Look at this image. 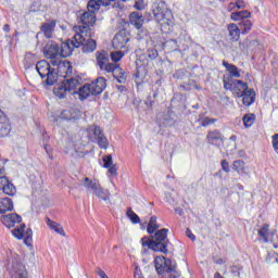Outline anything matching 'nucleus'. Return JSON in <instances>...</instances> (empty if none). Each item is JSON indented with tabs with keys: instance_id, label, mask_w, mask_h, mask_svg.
Returning <instances> with one entry per match:
<instances>
[{
	"instance_id": "obj_56",
	"label": "nucleus",
	"mask_w": 278,
	"mask_h": 278,
	"mask_svg": "<svg viewBox=\"0 0 278 278\" xmlns=\"http://www.w3.org/2000/svg\"><path fill=\"white\" fill-rule=\"evenodd\" d=\"M226 262H227V261H226L225 258H215V260H214V263H215V264H219V265H220V264H225Z\"/></svg>"
},
{
	"instance_id": "obj_49",
	"label": "nucleus",
	"mask_w": 278,
	"mask_h": 278,
	"mask_svg": "<svg viewBox=\"0 0 278 278\" xmlns=\"http://www.w3.org/2000/svg\"><path fill=\"white\" fill-rule=\"evenodd\" d=\"M68 114H71V111H63L61 113V116H62V118H65V121H71V118H73V117L68 116Z\"/></svg>"
},
{
	"instance_id": "obj_5",
	"label": "nucleus",
	"mask_w": 278,
	"mask_h": 278,
	"mask_svg": "<svg viewBox=\"0 0 278 278\" xmlns=\"http://www.w3.org/2000/svg\"><path fill=\"white\" fill-rule=\"evenodd\" d=\"M152 12L155 21L160 23L161 27L173 23V11L168 9V5L164 0H156L152 5Z\"/></svg>"
},
{
	"instance_id": "obj_51",
	"label": "nucleus",
	"mask_w": 278,
	"mask_h": 278,
	"mask_svg": "<svg viewBox=\"0 0 278 278\" xmlns=\"http://www.w3.org/2000/svg\"><path fill=\"white\" fill-rule=\"evenodd\" d=\"M236 8H238V10H242V8H244V0H237Z\"/></svg>"
},
{
	"instance_id": "obj_50",
	"label": "nucleus",
	"mask_w": 278,
	"mask_h": 278,
	"mask_svg": "<svg viewBox=\"0 0 278 278\" xmlns=\"http://www.w3.org/2000/svg\"><path fill=\"white\" fill-rule=\"evenodd\" d=\"M186 233H187V238H190V240H192L193 242L194 240H197V236H194V233H192L190 229H187Z\"/></svg>"
},
{
	"instance_id": "obj_15",
	"label": "nucleus",
	"mask_w": 278,
	"mask_h": 278,
	"mask_svg": "<svg viewBox=\"0 0 278 278\" xmlns=\"http://www.w3.org/2000/svg\"><path fill=\"white\" fill-rule=\"evenodd\" d=\"M89 86L91 88L92 96L97 97V94H101V92L105 90L108 84L105 83V78L99 77L98 79L89 84Z\"/></svg>"
},
{
	"instance_id": "obj_30",
	"label": "nucleus",
	"mask_w": 278,
	"mask_h": 278,
	"mask_svg": "<svg viewBox=\"0 0 278 278\" xmlns=\"http://www.w3.org/2000/svg\"><path fill=\"white\" fill-rule=\"evenodd\" d=\"M218 140H223V134H220V130H210L206 135V142L208 144H216Z\"/></svg>"
},
{
	"instance_id": "obj_24",
	"label": "nucleus",
	"mask_w": 278,
	"mask_h": 278,
	"mask_svg": "<svg viewBox=\"0 0 278 278\" xmlns=\"http://www.w3.org/2000/svg\"><path fill=\"white\" fill-rule=\"evenodd\" d=\"M227 30L231 42H238L240 40V27L237 24H228Z\"/></svg>"
},
{
	"instance_id": "obj_21",
	"label": "nucleus",
	"mask_w": 278,
	"mask_h": 278,
	"mask_svg": "<svg viewBox=\"0 0 278 278\" xmlns=\"http://www.w3.org/2000/svg\"><path fill=\"white\" fill-rule=\"evenodd\" d=\"M129 18L130 25H134L136 29H142V26L144 25V16H142V14H140L139 12H132Z\"/></svg>"
},
{
	"instance_id": "obj_39",
	"label": "nucleus",
	"mask_w": 278,
	"mask_h": 278,
	"mask_svg": "<svg viewBox=\"0 0 278 278\" xmlns=\"http://www.w3.org/2000/svg\"><path fill=\"white\" fill-rule=\"evenodd\" d=\"M34 62H35V56L31 53H27L24 58V66L25 68H30L31 66H34Z\"/></svg>"
},
{
	"instance_id": "obj_18",
	"label": "nucleus",
	"mask_w": 278,
	"mask_h": 278,
	"mask_svg": "<svg viewBox=\"0 0 278 278\" xmlns=\"http://www.w3.org/2000/svg\"><path fill=\"white\" fill-rule=\"evenodd\" d=\"M56 25H58V22H55V20L41 24L40 29L43 33L45 38H48V39L53 38V34L55 31Z\"/></svg>"
},
{
	"instance_id": "obj_37",
	"label": "nucleus",
	"mask_w": 278,
	"mask_h": 278,
	"mask_svg": "<svg viewBox=\"0 0 278 278\" xmlns=\"http://www.w3.org/2000/svg\"><path fill=\"white\" fill-rule=\"evenodd\" d=\"M244 161L242 160H237V161H233L232 163V170H236V173H242L244 174Z\"/></svg>"
},
{
	"instance_id": "obj_47",
	"label": "nucleus",
	"mask_w": 278,
	"mask_h": 278,
	"mask_svg": "<svg viewBox=\"0 0 278 278\" xmlns=\"http://www.w3.org/2000/svg\"><path fill=\"white\" fill-rule=\"evenodd\" d=\"M222 169L224 173H229V162L227 160L222 161Z\"/></svg>"
},
{
	"instance_id": "obj_12",
	"label": "nucleus",
	"mask_w": 278,
	"mask_h": 278,
	"mask_svg": "<svg viewBox=\"0 0 278 278\" xmlns=\"http://www.w3.org/2000/svg\"><path fill=\"white\" fill-rule=\"evenodd\" d=\"M10 131H12V124H10V119L0 109V138L10 136Z\"/></svg>"
},
{
	"instance_id": "obj_2",
	"label": "nucleus",
	"mask_w": 278,
	"mask_h": 278,
	"mask_svg": "<svg viewBox=\"0 0 278 278\" xmlns=\"http://www.w3.org/2000/svg\"><path fill=\"white\" fill-rule=\"evenodd\" d=\"M170 241L168 240V229L162 228L156 231L152 239H148L143 237L141 239L142 247H148L151 251H155L159 253H168V244Z\"/></svg>"
},
{
	"instance_id": "obj_20",
	"label": "nucleus",
	"mask_w": 278,
	"mask_h": 278,
	"mask_svg": "<svg viewBox=\"0 0 278 278\" xmlns=\"http://www.w3.org/2000/svg\"><path fill=\"white\" fill-rule=\"evenodd\" d=\"M81 184L84 188H86V190H88L89 192H92V194H94V191L101 186V182H99V180L90 179L89 177H85L81 180Z\"/></svg>"
},
{
	"instance_id": "obj_10",
	"label": "nucleus",
	"mask_w": 278,
	"mask_h": 278,
	"mask_svg": "<svg viewBox=\"0 0 278 278\" xmlns=\"http://www.w3.org/2000/svg\"><path fill=\"white\" fill-rule=\"evenodd\" d=\"M12 235L17 240H24V244L27 247H31V236H34V232L31 231V228H27L25 224H22L20 227L14 228L12 230Z\"/></svg>"
},
{
	"instance_id": "obj_6",
	"label": "nucleus",
	"mask_w": 278,
	"mask_h": 278,
	"mask_svg": "<svg viewBox=\"0 0 278 278\" xmlns=\"http://www.w3.org/2000/svg\"><path fill=\"white\" fill-rule=\"evenodd\" d=\"M36 71L41 77V79H46V84L48 86H53L55 81H58V72L55 68L51 67V64H49L47 61L42 60L37 62L36 64Z\"/></svg>"
},
{
	"instance_id": "obj_23",
	"label": "nucleus",
	"mask_w": 278,
	"mask_h": 278,
	"mask_svg": "<svg viewBox=\"0 0 278 278\" xmlns=\"http://www.w3.org/2000/svg\"><path fill=\"white\" fill-rule=\"evenodd\" d=\"M242 103L247 108L253 105L255 103V90L253 88L248 89L242 96Z\"/></svg>"
},
{
	"instance_id": "obj_61",
	"label": "nucleus",
	"mask_w": 278,
	"mask_h": 278,
	"mask_svg": "<svg viewBox=\"0 0 278 278\" xmlns=\"http://www.w3.org/2000/svg\"><path fill=\"white\" fill-rule=\"evenodd\" d=\"M143 35L147 36V30H144Z\"/></svg>"
},
{
	"instance_id": "obj_40",
	"label": "nucleus",
	"mask_w": 278,
	"mask_h": 278,
	"mask_svg": "<svg viewBox=\"0 0 278 278\" xmlns=\"http://www.w3.org/2000/svg\"><path fill=\"white\" fill-rule=\"evenodd\" d=\"M126 216H128V218L131 220V223H134V225H138V223H140V217L138 216V214L131 211V208H128Z\"/></svg>"
},
{
	"instance_id": "obj_29",
	"label": "nucleus",
	"mask_w": 278,
	"mask_h": 278,
	"mask_svg": "<svg viewBox=\"0 0 278 278\" xmlns=\"http://www.w3.org/2000/svg\"><path fill=\"white\" fill-rule=\"evenodd\" d=\"M74 94H78V99H80V101H84L88 99L90 94H92V89L90 85H84L77 91H74Z\"/></svg>"
},
{
	"instance_id": "obj_52",
	"label": "nucleus",
	"mask_w": 278,
	"mask_h": 278,
	"mask_svg": "<svg viewBox=\"0 0 278 278\" xmlns=\"http://www.w3.org/2000/svg\"><path fill=\"white\" fill-rule=\"evenodd\" d=\"M239 47L242 51H244L247 47H249V39H245L242 43H239Z\"/></svg>"
},
{
	"instance_id": "obj_35",
	"label": "nucleus",
	"mask_w": 278,
	"mask_h": 278,
	"mask_svg": "<svg viewBox=\"0 0 278 278\" xmlns=\"http://www.w3.org/2000/svg\"><path fill=\"white\" fill-rule=\"evenodd\" d=\"M159 224H157V217L156 216H151L148 227H147V231L148 233H155V231H157L159 228Z\"/></svg>"
},
{
	"instance_id": "obj_3",
	"label": "nucleus",
	"mask_w": 278,
	"mask_h": 278,
	"mask_svg": "<svg viewBox=\"0 0 278 278\" xmlns=\"http://www.w3.org/2000/svg\"><path fill=\"white\" fill-rule=\"evenodd\" d=\"M156 273L162 278H180L181 273L177 270V263L164 256H156L154 260Z\"/></svg>"
},
{
	"instance_id": "obj_45",
	"label": "nucleus",
	"mask_w": 278,
	"mask_h": 278,
	"mask_svg": "<svg viewBox=\"0 0 278 278\" xmlns=\"http://www.w3.org/2000/svg\"><path fill=\"white\" fill-rule=\"evenodd\" d=\"M271 142H273V148L274 150L278 153V134H275L273 137H271Z\"/></svg>"
},
{
	"instance_id": "obj_32",
	"label": "nucleus",
	"mask_w": 278,
	"mask_h": 278,
	"mask_svg": "<svg viewBox=\"0 0 278 278\" xmlns=\"http://www.w3.org/2000/svg\"><path fill=\"white\" fill-rule=\"evenodd\" d=\"M93 195L102 201H110V191L101 187V185L93 191Z\"/></svg>"
},
{
	"instance_id": "obj_31",
	"label": "nucleus",
	"mask_w": 278,
	"mask_h": 278,
	"mask_svg": "<svg viewBox=\"0 0 278 278\" xmlns=\"http://www.w3.org/2000/svg\"><path fill=\"white\" fill-rule=\"evenodd\" d=\"M250 17H251V12H249L248 10L232 12L230 15L231 21H244V20H249Z\"/></svg>"
},
{
	"instance_id": "obj_60",
	"label": "nucleus",
	"mask_w": 278,
	"mask_h": 278,
	"mask_svg": "<svg viewBox=\"0 0 278 278\" xmlns=\"http://www.w3.org/2000/svg\"><path fill=\"white\" fill-rule=\"evenodd\" d=\"M13 36H18V30H15Z\"/></svg>"
},
{
	"instance_id": "obj_22",
	"label": "nucleus",
	"mask_w": 278,
	"mask_h": 278,
	"mask_svg": "<svg viewBox=\"0 0 278 278\" xmlns=\"http://www.w3.org/2000/svg\"><path fill=\"white\" fill-rule=\"evenodd\" d=\"M63 86L65 87L67 92H73V94H75V92H77V90L75 89L81 86V81L79 80V78H71V79L64 80Z\"/></svg>"
},
{
	"instance_id": "obj_28",
	"label": "nucleus",
	"mask_w": 278,
	"mask_h": 278,
	"mask_svg": "<svg viewBox=\"0 0 278 278\" xmlns=\"http://www.w3.org/2000/svg\"><path fill=\"white\" fill-rule=\"evenodd\" d=\"M46 224L48 225L49 229H52V231H55V233H59V236H66L64 228L62 225L58 224V222L51 220V218L47 217Z\"/></svg>"
},
{
	"instance_id": "obj_27",
	"label": "nucleus",
	"mask_w": 278,
	"mask_h": 278,
	"mask_svg": "<svg viewBox=\"0 0 278 278\" xmlns=\"http://www.w3.org/2000/svg\"><path fill=\"white\" fill-rule=\"evenodd\" d=\"M12 210H14V202H12V199H0V214H5V212H12Z\"/></svg>"
},
{
	"instance_id": "obj_17",
	"label": "nucleus",
	"mask_w": 278,
	"mask_h": 278,
	"mask_svg": "<svg viewBox=\"0 0 278 278\" xmlns=\"http://www.w3.org/2000/svg\"><path fill=\"white\" fill-rule=\"evenodd\" d=\"M0 190L4 194H8V197H14L16 194V187L8 178H0Z\"/></svg>"
},
{
	"instance_id": "obj_14",
	"label": "nucleus",
	"mask_w": 278,
	"mask_h": 278,
	"mask_svg": "<svg viewBox=\"0 0 278 278\" xmlns=\"http://www.w3.org/2000/svg\"><path fill=\"white\" fill-rule=\"evenodd\" d=\"M90 131L93 132L96 139L98 140V146L100 149H108L110 142H108V138L103 135V130L99 126H91Z\"/></svg>"
},
{
	"instance_id": "obj_38",
	"label": "nucleus",
	"mask_w": 278,
	"mask_h": 278,
	"mask_svg": "<svg viewBox=\"0 0 278 278\" xmlns=\"http://www.w3.org/2000/svg\"><path fill=\"white\" fill-rule=\"evenodd\" d=\"M244 127H251L253 123H255V115L254 114H247L242 118Z\"/></svg>"
},
{
	"instance_id": "obj_44",
	"label": "nucleus",
	"mask_w": 278,
	"mask_h": 278,
	"mask_svg": "<svg viewBox=\"0 0 278 278\" xmlns=\"http://www.w3.org/2000/svg\"><path fill=\"white\" fill-rule=\"evenodd\" d=\"M214 123H216V118L205 117L202 122V127H207V125H212Z\"/></svg>"
},
{
	"instance_id": "obj_25",
	"label": "nucleus",
	"mask_w": 278,
	"mask_h": 278,
	"mask_svg": "<svg viewBox=\"0 0 278 278\" xmlns=\"http://www.w3.org/2000/svg\"><path fill=\"white\" fill-rule=\"evenodd\" d=\"M127 42H129V38L123 36L121 33L116 34L113 38V47H115V49H125Z\"/></svg>"
},
{
	"instance_id": "obj_16",
	"label": "nucleus",
	"mask_w": 278,
	"mask_h": 278,
	"mask_svg": "<svg viewBox=\"0 0 278 278\" xmlns=\"http://www.w3.org/2000/svg\"><path fill=\"white\" fill-rule=\"evenodd\" d=\"M80 23L83 26H75V27H92L94 23H97V15L94 13H91L90 11H87L80 15Z\"/></svg>"
},
{
	"instance_id": "obj_42",
	"label": "nucleus",
	"mask_w": 278,
	"mask_h": 278,
	"mask_svg": "<svg viewBox=\"0 0 278 278\" xmlns=\"http://www.w3.org/2000/svg\"><path fill=\"white\" fill-rule=\"evenodd\" d=\"M104 163V168H110L111 166H114V161L112 160V155H105L102 159Z\"/></svg>"
},
{
	"instance_id": "obj_43",
	"label": "nucleus",
	"mask_w": 278,
	"mask_h": 278,
	"mask_svg": "<svg viewBox=\"0 0 278 278\" xmlns=\"http://www.w3.org/2000/svg\"><path fill=\"white\" fill-rule=\"evenodd\" d=\"M159 55H160V53L157 52L156 49H149L148 50V58H149V60H157Z\"/></svg>"
},
{
	"instance_id": "obj_59",
	"label": "nucleus",
	"mask_w": 278,
	"mask_h": 278,
	"mask_svg": "<svg viewBox=\"0 0 278 278\" xmlns=\"http://www.w3.org/2000/svg\"><path fill=\"white\" fill-rule=\"evenodd\" d=\"M214 278H223V276L220 275V273H215Z\"/></svg>"
},
{
	"instance_id": "obj_11",
	"label": "nucleus",
	"mask_w": 278,
	"mask_h": 278,
	"mask_svg": "<svg viewBox=\"0 0 278 278\" xmlns=\"http://www.w3.org/2000/svg\"><path fill=\"white\" fill-rule=\"evenodd\" d=\"M96 60L100 71H105V73H110V71L114 68V63H110V55L105 50L96 52Z\"/></svg>"
},
{
	"instance_id": "obj_34",
	"label": "nucleus",
	"mask_w": 278,
	"mask_h": 278,
	"mask_svg": "<svg viewBox=\"0 0 278 278\" xmlns=\"http://www.w3.org/2000/svg\"><path fill=\"white\" fill-rule=\"evenodd\" d=\"M66 92L68 91L63 83L55 86L53 89V93L55 94V97H58V99H64V97H66Z\"/></svg>"
},
{
	"instance_id": "obj_54",
	"label": "nucleus",
	"mask_w": 278,
	"mask_h": 278,
	"mask_svg": "<svg viewBox=\"0 0 278 278\" xmlns=\"http://www.w3.org/2000/svg\"><path fill=\"white\" fill-rule=\"evenodd\" d=\"M146 105H147L148 108H153V101H152V99H151L150 97L147 99Z\"/></svg>"
},
{
	"instance_id": "obj_19",
	"label": "nucleus",
	"mask_w": 278,
	"mask_h": 278,
	"mask_svg": "<svg viewBox=\"0 0 278 278\" xmlns=\"http://www.w3.org/2000/svg\"><path fill=\"white\" fill-rule=\"evenodd\" d=\"M110 73H112L113 77L117 79L118 84H125V81H127V73H125L121 66L116 65V63L113 64Z\"/></svg>"
},
{
	"instance_id": "obj_46",
	"label": "nucleus",
	"mask_w": 278,
	"mask_h": 278,
	"mask_svg": "<svg viewBox=\"0 0 278 278\" xmlns=\"http://www.w3.org/2000/svg\"><path fill=\"white\" fill-rule=\"evenodd\" d=\"M109 168V173L110 175H112V177H116V175H118V168H116V165H112Z\"/></svg>"
},
{
	"instance_id": "obj_7",
	"label": "nucleus",
	"mask_w": 278,
	"mask_h": 278,
	"mask_svg": "<svg viewBox=\"0 0 278 278\" xmlns=\"http://www.w3.org/2000/svg\"><path fill=\"white\" fill-rule=\"evenodd\" d=\"M224 89L230 90L238 99H242V94L249 90V85L242 80L233 79L231 77L223 78Z\"/></svg>"
},
{
	"instance_id": "obj_26",
	"label": "nucleus",
	"mask_w": 278,
	"mask_h": 278,
	"mask_svg": "<svg viewBox=\"0 0 278 278\" xmlns=\"http://www.w3.org/2000/svg\"><path fill=\"white\" fill-rule=\"evenodd\" d=\"M223 66L226 67V71H228L229 76H224V77H230L231 79L235 78H240V70H238V66L227 62L223 61Z\"/></svg>"
},
{
	"instance_id": "obj_9",
	"label": "nucleus",
	"mask_w": 278,
	"mask_h": 278,
	"mask_svg": "<svg viewBox=\"0 0 278 278\" xmlns=\"http://www.w3.org/2000/svg\"><path fill=\"white\" fill-rule=\"evenodd\" d=\"M121 1L125 3L127 0H90L87 4V10L91 14H94L101 10V5L104 8H108V5H111V8H121Z\"/></svg>"
},
{
	"instance_id": "obj_4",
	"label": "nucleus",
	"mask_w": 278,
	"mask_h": 278,
	"mask_svg": "<svg viewBox=\"0 0 278 278\" xmlns=\"http://www.w3.org/2000/svg\"><path fill=\"white\" fill-rule=\"evenodd\" d=\"M46 58L51 60L52 66H58L60 71L63 73H68V68H71V64L66 62H61L56 58H67L62 55V43L58 45L55 42L48 43L45 49Z\"/></svg>"
},
{
	"instance_id": "obj_8",
	"label": "nucleus",
	"mask_w": 278,
	"mask_h": 278,
	"mask_svg": "<svg viewBox=\"0 0 278 278\" xmlns=\"http://www.w3.org/2000/svg\"><path fill=\"white\" fill-rule=\"evenodd\" d=\"M8 270L11 278H27V268L18 256L13 257L8 264Z\"/></svg>"
},
{
	"instance_id": "obj_1",
	"label": "nucleus",
	"mask_w": 278,
	"mask_h": 278,
	"mask_svg": "<svg viewBox=\"0 0 278 278\" xmlns=\"http://www.w3.org/2000/svg\"><path fill=\"white\" fill-rule=\"evenodd\" d=\"M76 34L72 39L62 42V55L70 58L75 49L83 47V53H93L97 50V40L92 39L94 31L89 27H74Z\"/></svg>"
},
{
	"instance_id": "obj_36",
	"label": "nucleus",
	"mask_w": 278,
	"mask_h": 278,
	"mask_svg": "<svg viewBox=\"0 0 278 278\" xmlns=\"http://www.w3.org/2000/svg\"><path fill=\"white\" fill-rule=\"evenodd\" d=\"M269 229H270V225L265 224L261 227V229H258V236L260 238H262L263 242H268V236H269Z\"/></svg>"
},
{
	"instance_id": "obj_53",
	"label": "nucleus",
	"mask_w": 278,
	"mask_h": 278,
	"mask_svg": "<svg viewBox=\"0 0 278 278\" xmlns=\"http://www.w3.org/2000/svg\"><path fill=\"white\" fill-rule=\"evenodd\" d=\"M97 275H99L100 278H110L108 277V275L105 274V271H103V269L99 268L97 270Z\"/></svg>"
},
{
	"instance_id": "obj_57",
	"label": "nucleus",
	"mask_w": 278,
	"mask_h": 278,
	"mask_svg": "<svg viewBox=\"0 0 278 278\" xmlns=\"http://www.w3.org/2000/svg\"><path fill=\"white\" fill-rule=\"evenodd\" d=\"M3 31H5L7 34L10 33V26H9V24H5V25L3 26Z\"/></svg>"
},
{
	"instance_id": "obj_41",
	"label": "nucleus",
	"mask_w": 278,
	"mask_h": 278,
	"mask_svg": "<svg viewBox=\"0 0 278 278\" xmlns=\"http://www.w3.org/2000/svg\"><path fill=\"white\" fill-rule=\"evenodd\" d=\"M124 55L125 53H123V51H115L111 53V60L112 62H121Z\"/></svg>"
},
{
	"instance_id": "obj_13",
	"label": "nucleus",
	"mask_w": 278,
	"mask_h": 278,
	"mask_svg": "<svg viewBox=\"0 0 278 278\" xmlns=\"http://www.w3.org/2000/svg\"><path fill=\"white\" fill-rule=\"evenodd\" d=\"M1 223L7 226L8 229H12L15 225L23 223V217L16 213H10L1 217Z\"/></svg>"
},
{
	"instance_id": "obj_48",
	"label": "nucleus",
	"mask_w": 278,
	"mask_h": 278,
	"mask_svg": "<svg viewBox=\"0 0 278 278\" xmlns=\"http://www.w3.org/2000/svg\"><path fill=\"white\" fill-rule=\"evenodd\" d=\"M135 278H144V276H142V270H140V267L138 266L135 267Z\"/></svg>"
},
{
	"instance_id": "obj_33",
	"label": "nucleus",
	"mask_w": 278,
	"mask_h": 278,
	"mask_svg": "<svg viewBox=\"0 0 278 278\" xmlns=\"http://www.w3.org/2000/svg\"><path fill=\"white\" fill-rule=\"evenodd\" d=\"M239 29H241V34H249L253 27V22L251 20H242L239 23Z\"/></svg>"
},
{
	"instance_id": "obj_55",
	"label": "nucleus",
	"mask_w": 278,
	"mask_h": 278,
	"mask_svg": "<svg viewBox=\"0 0 278 278\" xmlns=\"http://www.w3.org/2000/svg\"><path fill=\"white\" fill-rule=\"evenodd\" d=\"M5 177V168H0V179H7Z\"/></svg>"
},
{
	"instance_id": "obj_58",
	"label": "nucleus",
	"mask_w": 278,
	"mask_h": 278,
	"mask_svg": "<svg viewBox=\"0 0 278 278\" xmlns=\"http://www.w3.org/2000/svg\"><path fill=\"white\" fill-rule=\"evenodd\" d=\"M135 8H136V10H142V7L140 5V2H136Z\"/></svg>"
}]
</instances>
